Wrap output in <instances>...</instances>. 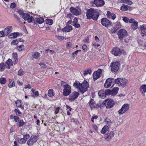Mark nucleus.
Here are the masks:
<instances>
[{
  "instance_id": "obj_60",
  "label": "nucleus",
  "mask_w": 146,
  "mask_h": 146,
  "mask_svg": "<svg viewBox=\"0 0 146 146\" xmlns=\"http://www.w3.org/2000/svg\"><path fill=\"white\" fill-rule=\"evenodd\" d=\"M16 4L15 3H11L10 5V8L12 9H13L15 7Z\"/></svg>"
},
{
  "instance_id": "obj_63",
  "label": "nucleus",
  "mask_w": 146,
  "mask_h": 146,
  "mask_svg": "<svg viewBox=\"0 0 146 146\" xmlns=\"http://www.w3.org/2000/svg\"><path fill=\"white\" fill-rule=\"evenodd\" d=\"M89 40V38L88 36H87V37L85 38L84 40H83V41L84 42H88V41Z\"/></svg>"
},
{
  "instance_id": "obj_46",
  "label": "nucleus",
  "mask_w": 146,
  "mask_h": 146,
  "mask_svg": "<svg viewBox=\"0 0 146 146\" xmlns=\"http://www.w3.org/2000/svg\"><path fill=\"white\" fill-rule=\"evenodd\" d=\"M19 43V41L17 39H15L13 40L11 43V45H17Z\"/></svg>"
},
{
  "instance_id": "obj_45",
  "label": "nucleus",
  "mask_w": 146,
  "mask_h": 146,
  "mask_svg": "<svg viewBox=\"0 0 146 146\" xmlns=\"http://www.w3.org/2000/svg\"><path fill=\"white\" fill-rule=\"evenodd\" d=\"M14 112L17 115V116L18 115L20 116L22 114V113L18 108L15 109V110H14Z\"/></svg>"
},
{
  "instance_id": "obj_64",
  "label": "nucleus",
  "mask_w": 146,
  "mask_h": 146,
  "mask_svg": "<svg viewBox=\"0 0 146 146\" xmlns=\"http://www.w3.org/2000/svg\"><path fill=\"white\" fill-rule=\"evenodd\" d=\"M78 18L75 17L74 19V21L73 22V24L77 23L78 21Z\"/></svg>"
},
{
  "instance_id": "obj_23",
  "label": "nucleus",
  "mask_w": 146,
  "mask_h": 146,
  "mask_svg": "<svg viewBox=\"0 0 146 146\" xmlns=\"http://www.w3.org/2000/svg\"><path fill=\"white\" fill-rule=\"evenodd\" d=\"M31 92L32 93L31 95V96L32 97H38L39 95L38 91H36L35 89L32 88L31 90Z\"/></svg>"
},
{
  "instance_id": "obj_56",
  "label": "nucleus",
  "mask_w": 146,
  "mask_h": 146,
  "mask_svg": "<svg viewBox=\"0 0 146 146\" xmlns=\"http://www.w3.org/2000/svg\"><path fill=\"white\" fill-rule=\"evenodd\" d=\"M61 86L63 87V88L65 86H66L67 85H68L66 82L63 81H61Z\"/></svg>"
},
{
  "instance_id": "obj_48",
  "label": "nucleus",
  "mask_w": 146,
  "mask_h": 146,
  "mask_svg": "<svg viewBox=\"0 0 146 146\" xmlns=\"http://www.w3.org/2000/svg\"><path fill=\"white\" fill-rule=\"evenodd\" d=\"M6 82V80L5 78H2L0 79V83L1 84H4Z\"/></svg>"
},
{
  "instance_id": "obj_21",
  "label": "nucleus",
  "mask_w": 146,
  "mask_h": 146,
  "mask_svg": "<svg viewBox=\"0 0 146 146\" xmlns=\"http://www.w3.org/2000/svg\"><path fill=\"white\" fill-rule=\"evenodd\" d=\"M119 89V88L118 87H115L111 90H110V95L112 96L115 95L117 94Z\"/></svg>"
},
{
  "instance_id": "obj_38",
  "label": "nucleus",
  "mask_w": 146,
  "mask_h": 146,
  "mask_svg": "<svg viewBox=\"0 0 146 146\" xmlns=\"http://www.w3.org/2000/svg\"><path fill=\"white\" fill-rule=\"evenodd\" d=\"M6 65L4 63L1 62L0 64V71L1 72L3 71L5 69Z\"/></svg>"
},
{
  "instance_id": "obj_18",
  "label": "nucleus",
  "mask_w": 146,
  "mask_h": 146,
  "mask_svg": "<svg viewBox=\"0 0 146 146\" xmlns=\"http://www.w3.org/2000/svg\"><path fill=\"white\" fill-rule=\"evenodd\" d=\"M139 30L141 31L140 33L143 36H146V25L143 24L140 26Z\"/></svg>"
},
{
  "instance_id": "obj_10",
  "label": "nucleus",
  "mask_w": 146,
  "mask_h": 146,
  "mask_svg": "<svg viewBox=\"0 0 146 146\" xmlns=\"http://www.w3.org/2000/svg\"><path fill=\"white\" fill-rule=\"evenodd\" d=\"M102 70L98 69L96 71H95L93 74V78L94 81L97 80L100 77L102 74Z\"/></svg>"
},
{
  "instance_id": "obj_59",
  "label": "nucleus",
  "mask_w": 146,
  "mask_h": 146,
  "mask_svg": "<svg viewBox=\"0 0 146 146\" xmlns=\"http://www.w3.org/2000/svg\"><path fill=\"white\" fill-rule=\"evenodd\" d=\"M24 138L26 139V140L30 138V136L29 134H26L23 135Z\"/></svg>"
},
{
  "instance_id": "obj_40",
  "label": "nucleus",
  "mask_w": 146,
  "mask_h": 146,
  "mask_svg": "<svg viewBox=\"0 0 146 146\" xmlns=\"http://www.w3.org/2000/svg\"><path fill=\"white\" fill-rule=\"evenodd\" d=\"M92 73V70L90 69H88L87 70L84 71L83 74L84 76H86L88 74L90 75Z\"/></svg>"
},
{
  "instance_id": "obj_51",
  "label": "nucleus",
  "mask_w": 146,
  "mask_h": 146,
  "mask_svg": "<svg viewBox=\"0 0 146 146\" xmlns=\"http://www.w3.org/2000/svg\"><path fill=\"white\" fill-rule=\"evenodd\" d=\"M14 119L16 123H18L20 120L19 117L17 116H15Z\"/></svg>"
},
{
  "instance_id": "obj_34",
  "label": "nucleus",
  "mask_w": 146,
  "mask_h": 146,
  "mask_svg": "<svg viewBox=\"0 0 146 146\" xmlns=\"http://www.w3.org/2000/svg\"><path fill=\"white\" fill-rule=\"evenodd\" d=\"M117 126V122L116 121H111L110 120V127L113 128Z\"/></svg>"
},
{
  "instance_id": "obj_58",
  "label": "nucleus",
  "mask_w": 146,
  "mask_h": 146,
  "mask_svg": "<svg viewBox=\"0 0 146 146\" xmlns=\"http://www.w3.org/2000/svg\"><path fill=\"white\" fill-rule=\"evenodd\" d=\"M109 136H110V134H109L108 133V134H106L105 135L104 137L105 139L107 141H108V138H109Z\"/></svg>"
},
{
  "instance_id": "obj_5",
  "label": "nucleus",
  "mask_w": 146,
  "mask_h": 146,
  "mask_svg": "<svg viewBox=\"0 0 146 146\" xmlns=\"http://www.w3.org/2000/svg\"><path fill=\"white\" fill-rule=\"evenodd\" d=\"M102 105H105L107 108H110V100L109 98L106 99L104 101L102 102V104L100 103L96 104L94 106V108H102V107L103 106Z\"/></svg>"
},
{
  "instance_id": "obj_30",
  "label": "nucleus",
  "mask_w": 146,
  "mask_h": 146,
  "mask_svg": "<svg viewBox=\"0 0 146 146\" xmlns=\"http://www.w3.org/2000/svg\"><path fill=\"white\" fill-rule=\"evenodd\" d=\"M89 103L91 108H94L96 103L93 99H92L90 100Z\"/></svg>"
},
{
  "instance_id": "obj_36",
  "label": "nucleus",
  "mask_w": 146,
  "mask_h": 146,
  "mask_svg": "<svg viewBox=\"0 0 146 146\" xmlns=\"http://www.w3.org/2000/svg\"><path fill=\"white\" fill-rule=\"evenodd\" d=\"M110 86V78L107 79L104 84V87L106 88H108Z\"/></svg>"
},
{
  "instance_id": "obj_25",
  "label": "nucleus",
  "mask_w": 146,
  "mask_h": 146,
  "mask_svg": "<svg viewBox=\"0 0 146 146\" xmlns=\"http://www.w3.org/2000/svg\"><path fill=\"white\" fill-rule=\"evenodd\" d=\"M12 29L11 26L7 27L5 28L4 31L5 35H7L11 32Z\"/></svg>"
},
{
  "instance_id": "obj_52",
  "label": "nucleus",
  "mask_w": 146,
  "mask_h": 146,
  "mask_svg": "<svg viewBox=\"0 0 146 146\" xmlns=\"http://www.w3.org/2000/svg\"><path fill=\"white\" fill-rule=\"evenodd\" d=\"M122 18L123 21L127 23L129 22V20L128 18L125 17H123Z\"/></svg>"
},
{
  "instance_id": "obj_33",
  "label": "nucleus",
  "mask_w": 146,
  "mask_h": 146,
  "mask_svg": "<svg viewBox=\"0 0 146 146\" xmlns=\"http://www.w3.org/2000/svg\"><path fill=\"white\" fill-rule=\"evenodd\" d=\"M25 123L23 119H20L19 121L17 123V125L19 127L23 126L25 124Z\"/></svg>"
},
{
  "instance_id": "obj_54",
  "label": "nucleus",
  "mask_w": 146,
  "mask_h": 146,
  "mask_svg": "<svg viewBox=\"0 0 146 146\" xmlns=\"http://www.w3.org/2000/svg\"><path fill=\"white\" fill-rule=\"evenodd\" d=\"M82 48L84 51L86 52L87 50V46L86 44H84L83 45Z\"/></svg>"
},
{
  "instance_id": "obj_20",
  "label": "nucleus",
  "mask_w": 146,
  "mask_h": 146,
  "mask_svg": "<svg viewBox=\"0 0 146 146\" xmlns=\"http://www.w3.org/2000/svg\"><path fill=\"white\" fill-rule=\"evenodd\" d=\"M121 27V25L119 22L117 23L114 27L111 29V31L112 33H115Z\"/></svg>"
},
{
  "instance_id": "obj_12",
  "label": "nucleus",
  "mask_w": 146,
  "mask_h": 146,
  "mask_svg": "<svg viewBox=\"0 0 146 146\" xmlns=\"http://www.w3.org/2000/svg\"><path fill=\"white\" fill-rule=\"evenodd\" d=\"M70 10L71 12L75 15H79L81 14V10L79 7H77L76 8L71 7L70 8Z\"/></svg>"
},
{
  "instance_id": "obj_14",
  "label": "nucleus",
  "mask_w": 146,
  "mask_h": 146,
  "mask_svg": "<svg viewBox=\"0 0 146 146\" xmlns=\"http://www.w3.org/2000/svg\"><path fill=\"white\" fill-rule=\"evenodd\" d=\"M90 4L94 6V4L97 7H100L103 5L104 4V0H94L93 2H91Z\"/></svg>"
},
{
  "instance_id": "obj_27",
  "label": "nucleus",
  "mask_w": 146,
  "mask_h": 146,
  "mask_svg": "<svg viewBox=\"0 0 146 146\" xmlns=\"http://www.w3.org/2000/svg\"><path fill=\"white\" fill-rule=\"evenodd\" d=\"M15 104H16V106L17 107L21 108L23 110L24 109V105H22L21 100H18L16 101L15 102Z\"/></svg>"
},
{
  "instance_id": "obj_11",
  "label": "nucleus",
  "mask_w": 146,
  "mask_h": 146,
  "mask_svg": "<svg viewBox=\"0 0 146 146\" xmlns=\"http://www.w3.org/2000/svg\"><path fill=\"white\" fill-rule=\"evenodd\" d=\"M44 22V19L41 17H39L38 18H35L33 20L31 23L33 24L34 27H36L37 23L39 24H42Z\"/></svg>"
},
{
  "instance_id": "obj_4",
  "label": "nucleus",
  "mask_w": 146,
  "mask_h": 146,
  "mask_svg": "<svg viewBox=\"0 0 146 146\" xmlns=\"http://www.w3.org/2000/svg\"><path fill=\"white\" fill-rule=\"evenodd\" d=\"M38 139V138L37 136L35 135H32L30 139L27 141V144L28 145H32L36 143Z\"/></svg>"
},
{
  "instance_id": "obj_8",
  "label": "nucleus",
  "mask_w": 146,
  "mask_h": 146,
  "mask_svg": "<svg viewBox=\"0 0 146 146\" xmlns=\"http://www.w3.org/2000/svg\"><path fill=\"white\" fill-rule=\"evenodd\" d=\"M120 65V64L118 62H116L111 63L110 65L111 71L114 72H116L119 70Z\"/></svg>"
},
{
  "instance_id": "obj_2",
  "label": "nucleus",
  "mask_w": 146,
  "mask_h": 146,
  "mask_svg": "<svg viewBox=\"0 0 146 146\" xmlns=\"http://www.w3.org/2000/svg\"><path fill=\"white\" fill-rule=\"evenodd\" d=\"M99 15V13L96 10L92 8L88 9L86 13L87 19H92L94 21L97 20Z\"/></svg>"
},
{
  "instance_id": "obj_42",
  "label": "nucleus",
  "mask_w": 146,
  "mask_h": 146,
  "mask_svg": "<svg viewBox=\"0 0 146 146\" xmlns=\"http://www.w3.org/2000/svg\"><path fill=\"white\" fill-rule=\"evenodd\" d=\"M46 24L50 25H52L53 23V21L52 19H47L45 21Z\"/></svg>"
},
{
  "instance_id": "obj_39",
  "label": "nucleus",
  "mask_w": 146,
  "mask_h": 146,
  "mask_svg": "<svg viewBox=\"0 0 146 146\" xmlns=\"http://www.w3.org/2000/svg\"><path fill=\"white\" fill-rule=\"evenodd\" d=\"M17 50L19 51H21L23 50L24 49V46L23 45H21L17 46Z\"/></svg>"
},
{
  "instance_id": "obj_26",
  "label": "nucleus",
  "mask_w": 146,
  "mask_h": 146,
  "mask_svg": "<svg viewBox=\"0 0 146 146\" xmlns=\"http://www.w3.org/2000/svg\"><path fill=\"white\" fill-rule=\"evenodd\" d=\"M6 67L7 68H10L11 66H13V63L12 60L9 58L6 62Z\"/></svg>"
},
{
  "instance_id": "obj_62",
  "label": "nucleus",
  "mask_w": 146,
  "mask_h": 146,
  "mask_svg": "<svg viewBox=\"0 0 146 146\" xmlns=\"http://www.w3.org/2000/svg\"><path fill=\"white\" fill-rule=\"evenodd\" d=\"M60 109V107H58L55 110L54 113L55 114H57L59 111V110Z\"/></svg>"
},
{
  "instance_id": "obj_31",
  "label": "nucleus",
  "mask_w": 146,
  "mask_h": 146,
  "mask_svg": "<svg viewBox=\"0 0 146 146\" xmlns=\"http://www.w3.org/2000/svg\"><path fill=\"white\" fill-rule=\"evenodd\" d=\"M108 129L109 127L107 125H105L103 127L100 131V132L102 134H105L106 133V131L108 130Z\"/></svg>"
},
{
  "instance_id": "obj_15",
  "label": "nucleus",
  "mask_w": 146,
  "mask_h": 146,
  "mask_svg": "<svg viewBox=\"0 0 146 146\" xmlns=\"http://www.w3.org/2000/svg\"><path fill=\"white\" fill-rule=\"evenodd\" d=\"M63 90V95L65 96L69 95L71 92V88L69 85H67L66 86H65Z\"/></svg>"
},
{
  "instance_id": "obj_9",
  "label": "nucleus",
  "mask_w": 146,
  "mask_h": 146,
  "mask_svg": "<svg viewBox=\"0 0 146 146\" xmlns=\"http://www.w3.org/2000/svg\"><path fill=\"white\" fill-rule=\"evenodd\" d=\"M127 34V33L126 30L124 29H121L119 31L118 33V38L120 40H122Z\"/></svg>"
},
{
  "instance_id": "obj_17",
  "label": "nucleus",
  "mask_w": 146,
  "mask_h": 146,
  "mask_svg": "<svg viewBox=\"0 0 146 146\" xmlns=\"http://www.w3.org/2000/svg\"><path fill=\"white\" fill-rule=\"evenodd\" d=\"M111 52L112 54L116 56H118L121 53V54H124L123 50L121 51L120 49L117 48H114L111 51Z\"/></svg>"
},
{
  "instance_id": "obj_3",
  "label": "nucleus",
  "mask_w": 146,
  "mask_h": 146,
  "mask_svg": "<svg viewBox=\"0 0 146 146\" xmlns=\"http://www.w3.org/2000/svg\"><path fill=\"white\" fill-rule=\"evenodd\" d=\"M128 82V80L123 78H117L115 80L114 79L110 78V86L113 87L115 83L119 86L125 87Z\"/></svg>"
},
{
  "instance_id": "obj_6",
  "label": "nucleus",
  "mask_w": 146,
  "mask_h": 146,
  "mask_svg": "<svg viewBox=\"0 0 146 146\" xmlns=\"http://www.w3.org/2000/svg\"><path fill=\"white\" fill-rule=\"evenodd\" d=\"M129 108V105L128 104H124L118 111L117 113L120 115H122L127 111Z\"/></svg>"
},
{
  "instance_id": "obj_37",
  "label": "nucleus",
  "mask_w": 146,
  "mask_h": 146,
  "mask_svg": "<svg viewBox=\"0 0 146 146\" xmlns=\"http://www.w3.org/2000/svg\"><path fill=\"white\" fill-rule=\"evenodd\" d=\"M54 92L52 89H50L48 91V95L50 97H52L54 96Z\"/></svg>"
},
{
  "instance_id": "obj_32",
  "label": "nucleus",
  "mask_w": 146,
  "mask_h": 146,
  "mask_svg": "<svg viewBox=\"0 0 146 146\" xmlns=\"http://www.w3.org/2000/svg\"><path fill=\"white\" fill-rule=\"evenodd\" d=\"M129 6L123 4L121 6L120 9L123 11H127L129 9Z\"/></svg>"
},
{
  "instance_id": "obj_28",
  "label": "nucleus",
  "mask_w": 146,
  "mask_h": 146,
  "mask_svg": "<svg viewBox=\"0 0 146 146\" xmlns=\"http://www.w3.org/2000/svg\"><path fill=\"white\" fill-rule=\"evenodd\" d=\"M98 94L99 97L101 98L104 99L106 97V96H105V92L103 90H101L99 91Z\"/></svg>"
},
{
  "instance_id": "obj_7",
  "label": "nucleus",
  "mask_w": 146,
  "mask_h": 146,
  "mask_svg": "<svg viewBox=\"0 0 146 146\" xmlns=\"http://www.w3.org/2000/svg\"><path fill=\"white\" fill-rule=\"evenodd\" d=\"M79 95V93L77 92L74 91L72 92L69 96L68 100L70 102L74 101Z\"/></svg>"
},
{
  "instance_id": "obj_16",
  "label": "nucleus",
  "mask_w": 146,
  "mask_h": 146,
  "mask_svg": "<svg viewBox=\"0 0 146 146\" xmlns=\"http://www.w3.org/2000/svg\"><path fill=\"white\" fill-rule=\"evenodd\" d=\"M129 22L130 23H132L131 28L132 29L135 30L137 29L138 27V22L133 19H130L129 20Z\"/></svg>"
},
{
  "instance_id": "obj_55",
  "label": "nucleus",
  "mask_w": 146,
  "mask_h": 146,
  "mask_svg": "<svg viewBox=\"0 0 146 146\" xmlns=\"http://www.w3.org/2000/svg\"><path fill=\"white\" fill-rule=\"evenodd\" d=\"M24 72L22 70H19L18 72V74L19 76H22L23 75Z\"/></svg>"
},
{
  "instance_id": "obj_19",
  "label": "nucleus",
  "mask_w": 146,
  "mask_h": 146,
  "mask_svg": "<svg viewBox=\"0 0 146 146\" xmlns=\"http://www.w3.org/2000/svg\"><path fill=\"white\" fill-rule=\"evenodd\" d=\"M101 24L102 25L106 27L109 26L110 21L106 18H103L101 20Z\"/></svg>"
},
{
  "instance_id": "obj_13",
  "label": "nucleus",
  "mask_w": 146,
  "mask_h": 146,
  "mask_svg": "<svg viewBox=\"0 0 146 146\" xmlns=\"http://www.w3.org/2000/svg\"><path fill=\"white\" fill-rule=\"evenodd\" d=\"M22 17L25 21L27 20L29 23H31L33 20V17L32 16H31L30 14L29 13H23Z\"/></svg>"
},
{
  "instance_id": "obj_29",
  "label": "nucleus",
  "mask_w": 146,
  "mask_h": 146,
  "mask_svg": "<svg viewBox=\"0 0 146 146\" xmlns=\"http://www.w3.org/2000/svg\"><path fill=\"white\" fill-rule=\"evenodd\" d=\"M12 57L13 60L14 64H16L18 62V56L16 53H13V54Z\"/></svg>"
},
{
  "instance_id": "obj_43",
  "label": "nucleus",
  "mask_w": 146,
  "mask_h": 146,
  "mask_svg": "<svg viewBox=\"0 0 146 146\" xmlns=\"http://www.w3.org/2000/svg\"><path fill=\"white\" fill-rule=\"evenodd\" d=\"M18 142L20 144H22L25 143L26 141V139H25L24 138L21 139H19L18 140Z\"/></svg>"
},
{
  "instance_id": "obj_47",
  "label": "nucleus",
  "mask_w": 146,
  "mask_h": 146,
  "mask_svg": "<svg viewBox=\"0 0 146 146\" xmlns=\"http://www.w3.org/2000/svg\"><path fill=\"white\" fill-rule=\"evenodd\" d=\"M141 90H142L144 92H146V85H142L140 88Z\"/></svg>"
},
{
  "instance_id": "obj_22",
  "label": "nucleus",
  "mask_w": 146,
  "mask_h": 146,
  "mask_svg": "<svg viewBox=\"0 0 146 146\" xmlns=\"http://www.w3.org/2000/svg\"><path fill=\"white\" fill-rule=\"evenodd\" d=\"M72 30L71 26L66 25V26L62 29V31L63 32H68Z\"/></svg>"
},
{
  "instance_id": "obj_61",
  "label": "nucleus",
  "mask_w": 146,
  "mask_h": 146,
  "mask_svg": "<svg viewBox=\"0 0 146 146\" xmlns=\"http://www.w3.org/2000/svg\"><path fill=\"white\" fill-rule=\"evenodd\" d=\"M39 65L42 68H45L46 67V65L44 63H40Z\"/></svg>"
},
{
  "instance_id": "obj_1",
  "label": "nucleus",
  "mask_w": 146,
  "mask_h": 146,
  "mask_svg": "<svg viewBox=\"0 0 146 146\" xmlns=\"http://www.w3.org/2000/svg\"><path fill=\"white\" fill-rule=\"evenodd\" d=\"M73 86L76 88L79 89L80 91L82 93H83L87 91L88 88L89 87L88 83L85 80L81 84H80L79 82L76 81L74 83Z\"/></svg>"
},
{
  "instance_id": "obj_53",
  "label": "nucleus",
  "mask_w": 146,
  "mask_h": 146,
  "mask_svg": "<svg viewBox=\"0 0 146 146\" xmlns=\"http://www.w3.org/2000/svg\"><path fill=\"white\" fill-rule=\"evenodd\" d=\"M105 95L106 96L110 95V89H108L106 90L105 91Z\"/></svg>"
},
{
  "instance_id": "obj_57",
  "label": "nucleus",
  "mask_w": 146,
  "mask_h": 146,
  "mask_svg": "<svg viewBox=\"0 0 146 146\" xmlns=\"http://www.w3.org/2000/svg\"><path fill=\"white\" fill-rule=\"evenodd\" d=\"M67 17L71 19L73 18L74 16L71 13H68L67 15Z\"/></svg>"
},
{
  "instance_id": "obj_49",
  "label": "nucleus",
  "mask_w": 146,
  "mask_h": 146,
  "mask_svg": "<svg viewBox=\"0 0 146 146\" xmlns=\"http://www.w3.org/2000/svg\"><path fill=\"white\" fill-rule=\"evenodd\" d=\"M116 17V15L114 14L111 13H110V19L111 18L113 20H114Z\"/></svg>"
},
{
  "instance_id": "obj_35",
  "label": "nucleus",
  "mask_w": 146,
  "mask_h": 146,
  "mask_svg": "<svg viewBox=\"0 0 146 146\" xmlns=\"http://www.w3.org/2000/svg\"><path fill=\"white\" fill-rule=\"evenodd\" d=\"M118 2L119 3L126 2L129 5H131L132 4V2L129 0H118Z\"/></svg>"
},
{
  "instance_id": "obj_24",
  "label": "nucleus",
  "mask_w": 146,
  "mask_h": 146,
  "mask_svg": "<svg viewBox=\"0 0 146 146\" xmlns=\"http://www.w3.org/2000/svg\"><path fill=\"white\" fill-rule=\"evenodd\" d=\"M20 33L18 32L13 33H11L8 37L9 38H15L19 35Z\"/></svg>"
},
{
  "instance_id": "obj_50",
  "label": "nucleus",
  "mask_w": 146,
  "mask_h": 146,
  "mask_svg": "<svg viewBox=\"0 0 146 146\" xmlns=\"http://www.w3.org/2000/svg\"><path fill=\"white\" fill-rule=\"evenodd\" d=\"M115 102L112 99H110V108H112L114 105Z\"/></svg>"
},
{
  "instance_id": "obj_44",
  "label": "nucleus",
  "mask_w": 146,
  "mask_h": 146,
  "mask_svg": "<svg viewBox=\"0 0 146 146\" xmlns=\"http://www.w3.org/2000/svg\"><path fill=\"white\" fill-rule=\"evenodd\" d=\"M15 86V83L14 81L12 80L9 83L8 86L9 88H11Z\"/></svg>"
},
{
  "instance_id": "obj_41",
  "label": "nucleus",
  "mask_w": 146,
  "mask_h": 146,
  "mask_svg": "<svg viewBox=\"0 0 146 146\" xmlns=\"http://www.w3.org/2000/svg\"><path fill=\"white\" fill-rule=\"evenodd\" d=\"M40 56V54L37 52H35L33 55V58L38 59Z\"/></svg>"
}]
</instances>
